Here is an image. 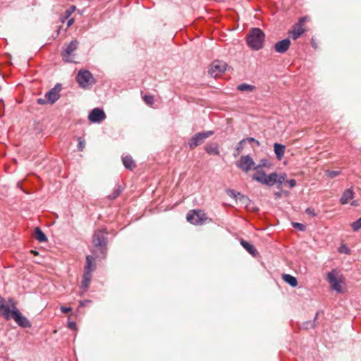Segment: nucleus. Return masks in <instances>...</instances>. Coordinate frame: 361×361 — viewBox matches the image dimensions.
Here are the masks:
<instances>
[{
  "mask_svg": "<svg viewBox=\"0 0 361 361\" xmlns=\"http://www.w3.org/2000/svg\"><path fill=\"white\" fill-rule=\"evenodd\" d=\"M265 35L261 29L255 27L252 28L246 37V42L248 46L254 50H259L262 49Z\"/></svg>",
  "mask_w": 361,
  "mask_h": 361,
  "instance_id": "1",
  "label": "nucleus"
},
{
  "mask_svg": "<svg viewBox=\"0 0 361 361\" xmlns=\"http://www.w3.org/2000/svg\"><path fill=\"white\" fill-rule=\"evenodd\" d=\"M187 221L195 226H202L212 222V219L202 209L190 210L186 215Z\"/></svg>",
  "mask_w": 361,
  "mask_h": 361,
  "instance_id": "2",
  "label": "nucleus"
},
{
  "mask_svg": "<svg viewBox=\"0 0 361 361\" xmlns=\"http://www.w3.org/2000/svg\"><path fill=\"white\" fill-rule=\"evenodd\" d=\"M75 80L83 89H89L95 83L92 74L87 70L79 71Z\"/></svg>",
  "mask_w": 361,
  "mask_h": 361,
  "instance_id": "3",
  "label": "nucleus"
},
{
  "mask_svg": "<svg viewBox=\"0 0 361 361\" xmlns=\"http://www.w3.org/2000/svg\"><path fill=\"white\" fill-rule=\"evenodd\" d=\"M94 258L90 255L86 257V265L82 281V288L85 290L89 288L92 279V271L94 270L95 265L93 264Z\"/></svg>",
  "mask_w": 361,
  "mask_h": 361,
  "instance_id": "4",
  "label": "nucleus"
},
{
  "mask_svg": "<svg viewBox=\"0 0 361 361\" xmlns=\"http://www.w3.org/2000/svg\"><path fill=\"white\" fill-rule=\"evenodd\" d=\"M9 302L11 305L12 307V318L15 320V322L21 327L27 328L31 326V323L30 321L24 317L18 310V309L16 307V303L13 299L9 300Z\"/></svg>",
  "mask_w": 361,
  "mask_h": 361,
  "instance_id": "5",
  "label": "nucleus"
},
{
  "mask_svg": "<svg viewBox=\"0 0 361 361\" xmlns=\"http://www.w3.org/2000/svg\"><path fill=\"white\" fill-rule=\"evenodd\" d=\"M253 170L255 171V173L253 174L252 178L259 183L269 186V184L273 180L274 176H271V174L267 176L261 165H257L254 167Z\"/></svg>",
  "mask_w": 361,
  "mask_h": 361,
  "instance_id": "6",
  "label": "nucleus"
},
{
  "mask_svg": "<svg viewBox=\"0 0 361 361\" xmlns=\"http://www.w3.org/2000/svg\"><path fill=\"white\" fill-rule=\"evenodd\" d=\"M79 42L77 40H73L68 44L64 45V50L61 53L63 59L66 62H74L73 57L75 56L74 51L78 49Z\"/></svg>",
  "mask_w": 361,
  "mask_h": 361,
  "instance_id": "7",
  "label": "nucleus"
},
{
  "mask_svg": "<svg viewBox=\"0 0 361 361\" xmlns=\"http://www.w3.org/2000/svg\"><path fill=\"white\" fill-rule=\"evenodd\" d=\"M337 272L334 270L329 272L327 275V280L331 285V287L338 293H343V281L341 277H337L335 274Z\"/></svg>",
  "mask_w": 361,
  "mask_h": 361,
  "instance_id": "8",
  "label": "nucleus"
},
{
  "mask_svg": "<svg viewBox=\"0 0 361 361\" xmlns=\"http://www.w3.org/2000/svg\"><path fill=\"white\" fill-rule=\"evenodd\" d=\"M236 166L245 173H248L256 166L253 159L249 155L242 156L240 159L237 161Z\"/></svg>",
  "mask_w": 361,
  "mask_h": 361,
  "instance_id": "9",
  "label": "nucleus"
},
{
  "mask_svg": "<svg viewBox=\"0 0 361 361\" xmlns=\"http://www.w3.org/2000/svg\"><path fill=\"white\" fill-rule=\"evenodd\" d=\"M213 134V131L198 133L190 139L188 145L191 149H193L203 143L205 139L212 135Z\"/></svg>",
  "mask_w": 361,
  "mask_h": 361,
  "instance_id": "10",
  "label": "nucleus"
},
{
  "mask_svg": "<svg viewBox=\"0 0 361 361\" xmlns=\"http://www.w3.org/2000/svg\"><path fill=\"white\" fill-rule=\"evenodd\" d=\"M226 69V64L223 61H214L212 63L209 73L214 78L219 77Z\"/></svg>",
  "mask_w": 361,
  "mask_h": 361,
  "instance_id": "11",
  "label": "nucleus"
},
{
  "mask_svg": "<svg viewBox=\"0 0 361 361\" xmlns=\"http://www.w3.org/2000/svg\"><path fill=\"white\" fill-rule=\"evenodd\" d=\"M108 239L106 233L102 231H96L92 237L94 247L107 246Z\"/></svg>",
  "mask_w": 361,
  "mask_h": 361,
  "instance_id": "12",
  "label": "nucleus"
},
{
  "mask_svg": "<svg viewBox=\"0 0 361 361\" xmlns=\"http://www.w3.org/2000/svg\"><path fill=\"white\" fill-rule=\"evenodd\" d=\"M61 90V85L57 84L54 88L46 93L45 97L49 104L56 102L60 97L59 92Z\"/></svg>",
  "mask_w": 361,
  "mask_h": 361,
  "instance_id": "13",
  "label": "nucleus"
},
{
  "mask_svg": "<svg viewBox=\"0 0 361 361\" xmlns=\"http://www.w3.org/2000/svg\"><path fill=\"white\" fill-rule=\"evenodd\" d=\"M106 118L104 111L99 108H95L91 111L88 116L89 120L92 123H100Z\"/></svg>",
  "mask_w": 361,
  "mask_h": 361,
  "instance_id": "14",
  "label": "nucleus"
},
{
  "mask_svg": "<svg viewBox=\"0 0 361 361\" xmlns=\"http://www.w3.org/2000/svg\"><path fill=\"white\" fill-rule=\"evenodd\" d=\"M290 45V41L288 39H284L281 41L276 42L274 45V49L278 53L286 52Z\"/></svg>",
  "mask_w": 361,
  "mask_h": 361,
  "instance_id": "15",
  "label": "nucleus"
},
{
  "mask_svg": "<svg viewBox=\"0 0 361 361\" xmlns=\"http://www.w3.org/2000/svg\"><path fill=\"white\" fill-rule=\"evenodd\" d=\"M92 252L94 255L91 256L93 257L94 259L97 258L104 259L106 256L107 246H93Z\"/></svg>",
  "mask_w": 361,
  "mask_h": 361,
  "instance_id": "16",
  "label": "nucleus"
},
{
  "mask_svg": "<svg viewBox=\"0 0 361 361\" xmlns=\"http://www.w3.org/2000/svg\"><path fill=\"white\" fill-rule=\"evenodd\" d=\"M304 32L305 29L302 27V25L300 23H298L295 25L293 30L289 32V37L293 39H296L302 35Z\"/></svg>",
  "mask_w": 361,
  "mask_h": 361,
  "instance_id": "17",
  "label": "nucleus"
},
{
  "mask_svg": "<svg viewBox=\"0 0 361 361\" xmlns=\"http://www.w3.org/2000/svg\"><path fill=\"white\" fill-rule=\"evenodd\" d=\"M354 197V192L352 188L346 189L340 200V202L342 204H345L349 202L350 200H352Z\"/></svg>",
  "mask_w": 361,
  "mask_h": 361,
  "instance_id": "18",
  "label": "nucleus"
},
{
  "mask_svg": "<svg viewBox=\"0 0 361 361\" xmlns=\"http://www.w3.org/2000/svg\"><path fill=\"white\" fill-rule=\"evenodd\" d=\"M11 312L12 309L11 310L8 305L4 304L0 305V316L4 317L6 319L8 320L12 317Z\"/></svg>",
  "mask_w": 361,
  "mask_h": 361,
  "instance_id": "19",
  "label": "nucleus"
},
{
  "mask_svg": "<svg viewBox=\"0 0 361 361\" xmlns=\"http://www.w3.org/2000/svg\"><path fill=\"white\" fill-rule=\"evenodd\" d=\"M271 176H274V178H272L273 180L271 181V183L269 184V186H272L275 183L281 184L286 180V173L278 174L276 173H271Z\"/></svg>",
  "mask_w": 361,
  "mask_h": 361,
  "instance_id": "20",
  "label": "nucleus"
},
{
  "mask_svg": "<svg viewBox=\"0 0 361 361\" xmlns=\"http://www.w3.org/2000/svg\"><path fill=\"white\" fill-rule=\"evenodd\" d=\"M274 152L278 159L281 160L284 155L285 146L279 143L274 145Z\"/></svg>",
  "mask_w": 361,
  "mask_h": 361,
  "instance_id": "21",
  "label": "nucleus"
},
{
  "mask_svg": "<svg viewBox=\"0 0 361 361\" xmlns=\"http://www.w3.org/2000/svg\"><path fill=\"white\" fill-rule=\"evenodd\" d=\"M123 164L126 169L131 171L133 170L136 166L135 161H133L132 157L129 156H126L123 157Z\"/></svg>",
  "mask_w": 361,
  "mask_h": 361,
  "instance_id": "22",
  "label": "nucleus"
},
{
  "mask_svg": "<svg viewBox=\"0 0 361 361\" xmlns=\"http://www.w3.org/2000/svg\"><path fill=\"white\" fill-rule=\"evenodd\" d=\"M241 245L252 256H255L257 253V250L255 248V247L249 243L248 242L241 240L240 241Z\"/></svg>",
  "mask_w": 361,
  "mask_h": 361,
  "instance_id": "23",
  "label": "nucleus"
},
{
  "mask_svg": "<svg viewBox=\"0 0 361 361\" xmlns=\"http://www.w3.org/2000/svg\"><path fill=\"white\" fill-rule=\"evenodd\" d=\"M34 236H35V239L37 240L40 243L47 241V238L46 237L45 234L43 233V231L39 227H36L35 228Z\"/></svg>",
  "mask_w": 361,
  "mask_h": 361,
  "instance_id": "24",
  "label": "nucleus"
},
{
  "mask_svg": "<svg viewBox=\"0 0 361 361\" xmlns=\"http://www.w3.org/2000/svg\"><path fill=\"white\" fill-rule=\"evenodd\" d=\"M282 279L292 287H296L298 286V281L296 278L290 274H283Z\"/></svg>",
  "mask_w": 361,
  "mask_h": 361,
  "instance_id": "25",
  "label": "nucleus"
},
{
  "mask_svg": "<svg viewBox=\"0 0 361 361\" xmlns=\"http://www.w3.org/2000/svg\"><path fill=\"white\" fill-rule=\"evenodd\" d=\"M205 150L209 154L219 155V150L218 145H209L205 147Z\"/></svg>",
  "mask_w": 361,
  "mask_h": 361,
  "instance_id": "26",
  "label": "nucleus"
},
{
  "mask_svg": "<svg viewBox=\"0 0 361 361\" xmlns=\"http://www.w3.org/2000/svg\"><path fill=\"white\" fill-rule=\"evenodd\" d=\"M255 89V86L247 83L240 84L237 87V90L241 92H253Z\"/></svg>",
  "mask_w": 361,
  "mask_h": 361,
  "instance_id": "27",
  "label": "nucleus"
},
{
  "mask_svg": "<svg viewBox=\"0 0 361 361\" xmlns=\"http://www.w3.org/2000/svg\"><path fill=\"white\" fill-rule=\"evenodd\" d=\"M78 149L79 151L82 152L84 150L85 147V141L82 137L78 138Z\"/></svg>",
  "mask_w": 361,
  "mask_h": 361,
  "instance_id": "28",
  "label": "nucleus"
},
{
  "mask_svg": "<svg viewBox=\"0 0 361 361\" xmlns=\"http://www.w3.org/2000/svg\"><path fill=\"white\" fill-rule=\"evenodd\" d=\"M353 231H357L361 228V217L356 221L353 222L351 225Z\"/></svg>",
  "mask_w": 361,
  "mask_h": 361,
  "instance_id": "29",
  "label": "nucleus"
},
{
  "mask_svg": "<svg viewBox=\"0 0 361 361\" xmlns=\"http://www.w3.org/2000/svg\"><path fill=\"white\" fill-rule=\"evenodd\" d=\"M143 99L148 105H152L154 104V97L152 95H145L143 97Z\"/></svg>",
  "mask_w": 361,
  "mask_h": 361,
  "instance_id": "30",
  "label": "nucleus"
},
{
  "mask_svg": "<svg viewBox=\"0 0 361 361\" xmlns=\"http://www.w3.org/2000/svg\"><path fill=\"white\" fill-rule=\"evenodd\" d=\"M247 142V140H242L238 145L237 147H236V151H237V153L236 154H234V156H237L240 154V151L243 149V144Z\"/></svg>",
  "mask_w": 361,
  "mask_h": 361,
  "instance_id": "31",
  "label": "nucleus"
},
{
  "mask_svg": "<svg viewBox=\"0 0 361 361\" xmlns=\"http://www.w3.org/2000/svg\"><path fill=\"white\" fill-rule=\"evenodd\" d=\"M121 193V190L119 188H118L117 189H116L113 192L112 194L109 195V198L111 199V200H114L116 199L117 197L119 196Z\"/></svg>",
  "mask_w": 361,
  "mask_h": 361,
  "instance_id": "32",
  "label": "nucleus"
},
{
  "mask_svg": "<svg viewBox=\"0 0 361 361\" xmlns=\"http://www.w3.org/2000/svg\"><path fill=\"white\" fill-rule=\"evenodd\" d=\"M326 173L327 176H329L331 178H333L338 176L339 175L340 172L337 171H327L326 172Z\"/></svg>",
  "mask_w": 361,
  "mask_h": 361,
  "instance_id": "33",
  "label": "nucleus"
},
{
  "mask_svg": "<svg viewBox=\"0 0 361 361\" xmlns=\"http://www.w3.org/2000/svg\"><path fill=\"white\" fill-rule=\"evenodd\" d=\"M292 225L295 228H298L301 231L305 230V226L302 224L294 222L292 224Z\"/></svg>",
  "mask_w": 361,
  "mask_h": 361,
  "instance_id": "34",
  "label": "nucleus"
},
{
  "mask_svg": "<svg viewBox=\"0 0 361 361\" xmlns=\"http://www.w3.org/2000/svg\"><path fill=\"white\" fill-rule=\"evenodd\" d=\"M75 6H71L70 7V8H68V10H66V18H68L71 13L75 11Z\"/></svg>",
  "mask_w": 361,
  "mask_h": 361,
  "instance_id": "35",
  "label": "nucleus"
},
{
  "mask_svg": "<svg viewBox=\"0 0 361 361\" xmlns=\"http://www.w3.org/2000/svg\"><path fill=\"white\" fill-rule=\"evenodd\" d=\"M227 194H228L229 196H231V197H237V195H235V192H234V191H233V190H228L227 191ZM238 196H241V197H242V198H246L245 196L241 195V194H240V193H239V192L238 193Z\"/></svg>",
  "mask_w": 361,
  "mask_h": 361,
  "instance_id": "36",
  "label": "nucleus"
},
{
  "mask_svg": "<svg viewBox=\"0 0 361 361\" xmlns=\"http://www.w3.org/2000/svg\"><path fill=\"white\" fill-rule=\"evenodd\" d=\"M339 250V252H340L341 253H346V254L349 253V249H348V247H346L345 245H342V246H341V247H339V250Z\"/></svg>",
  "mask_w": 361,
  "mask_h": 361,
  "instance_id": "37",
  "label": "nucleus"
},
{
  "mask_svg": "<svg viewBox=\"0 0 361 361\" xmlns=\"http://www.w3.org/2000/svg\"><path fill=\"white\" fill-rule=\"evenodd\" d=\"M305 212L307 214H310L312 216H315L317 214L314 212V209H312V208H307L305 210Z\"/></svg>",
  "mask_w": 361,
  "mask_h": 361,
  "instance_id": "38",
  "label": "nucleus"
},
{
  "mask_svg": "<svg viewBox=\"0 0 361 361\" xmlns=\"http://www.w3.org/2000/svg\"><path fill=\"white\" fill-rule=\"evenodd\" d=\"M245 140H247V141L250 142H255L257 146L260 145L259 142L258 140H257L256 139H255L254 137H247Z\"/></svg>",
  "mask_w": 361,
  "mask_h": 361,
  "instance_id": "39",
  "label": "nucleus"
},
{
  "mask_svg": "<svg viewBox=\"0 0 361 361\" xmlns=\"http://www.w3.org/2000/svg\"><path fill=\"white\" fill-rule=\"evenodd\" d=\"M287 183L289 185L290 188H293L296 185V180L295 179H290L287 180Z\"/></svg>",
  "mask_w": 361,
  "mask_h": 361,
  "instance_id": "40",
  "label": "nucleus"
},
{
  "mask_svg": "<svg viewBox=\"0 0 361 361\" xmlns=\"http://www.w3.org/2000/svg\"><path fill=\"white\" fill-rule=\"evenodd\" d=\"M61 310L63 313H68V312L72 311V308L62 306V307H61Z\"/></svg>",
  "mask_w": 361,
  "mask_h": 361,
  "instance_id": "41",
  "label": "nucleus"
},
{
  "mask_svg": "<svg viewBox=\"0 0 361 361\" xmlns=\"http://www.w3.org/2000/svg\"><path fill=\"white\" fill-rule=\"evenodd\" d=\"M37 103H38L39 104H42V105H43V104H47V103H49V102H48V101H47L46 97H45L44 99V98H39V99H37Z\"/></svg>",
  "mask_w": 361,
  "mask_h": 361,
  "instance_id": "42",
  "label": "nucleus"
},
{
  "mask_svg": "<svg viewBox=\"0 0 361 361\" xmlns=\"http://www.w3.org/2000/svg\"><path fill=\"white\" fill-rule=\"evenodd\" d=\"M68 326L72 330H76V324L74 322H69Z\"/></svg>",
  "mask_w": 361,
  "mask_h": 361,
  "instance_id": "43",
  "label": "nucleus"
},
{
  "mask_svg": "<svg viewBox=\"0 0 361 361\" xmlns=\"http://www.w3.org/2000/svg\"><path fill=\"white\" fill-rule=\"evenodd\" d=\"M303 326L305 329H309L310 327L312 328L314 325L311 322H306L303 324Z\"/></svg>",
  "mask_w": 361,
  "mask_h": 361,
  "instance_id": "44",
  "label": "nucleus"
},
{
  "mask_svg": "<svg viewBox=\"0 0 361 361\" xmlns=\"http://www.w3.org/2000/svg\"><path fill=\"white\" fill-rule=\"evenodd\" d=\"M73 22H74L73 18L69 19L67 23V26L70 27L73 23Z\"/></svg>",
  "mask_w": 361,
  "mask_h": 361,
  "instance_id": "45",
  "label": "nucleus"
},
{
  "mask_svg": "<svg viewBox=\"0 0 361 361\" xmlns=\"http://www.w3.org/2000/svg\"><path fill=\"white\" fill-rule=\"evenodd\" d=\"M307 17H302L300 19V21L298 23H300L302 25V23L307 20Z\"/></svg>",
  "mask_w": 361,
  "mask_h": 361,
  "instance_id": "46",
  "label": "nucleus"
},
{
  "mask_svg": "<svg viewBox=\"0 0 361 361\" xmlns=\"http://www.w3.org/2000/svg\"><path fill=\"white\" fill-rule=\"evenodd\" d=\"M351 205H352V206H355V207H356V206H358V203H357V201H353V202H351Z\"/></svg>",
  "mask_w": 361,
  "mask_h": 361,
  "instance_id": "47",
  "label": "nucleus"
},
{
  "mask_svg": "<svg viewBox=\"0 0 361 361\" xmlns=\"http://www.w3.org/2000/svg\"><path fill=\"white\" fill-rule=\"evenodd\" d=\"M262 164H260V165L262 166V167H265V166H267V164H266V162H267V161H262Z\"/></svg>",
  "mask_w": 361,
  "mask_h": 361,
  "instance_id": "48",
  "label": "nucleus"
},
{
  "mask_svg": "<svg viewBox=\"0 0 361 361\" xmlns=\"http://www.w3.org/2000/svg\"><path fill=\"white\" fill-rule=\"evenodd\" d=\"M30 252L32 253L35 255H38V252L37 251H35V250H31Z\"/></svg>",
  "mask_w": 361,
  "mask_h": 361,
  "instance_id": "49",
  "label": "nucleus"
},
{
  "mask_svg": "<svg viewBox=\"0 0 361 361\" xmlns=\"http://www.w3.org/2000/svg\"><path fill=\"white\" fill-rule=\"evenodd\" d=\"M4 301V298H2L1 296H0V305L3 304Z\"/></svg>",
  "mask_w": 361,
  "mask_h": 361,
  "instance_id": "50",
  "label": "nucleus"
},
{
  "mask_svg": "<svg viewBox=\"0 0 361 361\" xmlns=\"http://www.w3.org/2000/svg\"><path fill=\"white\" fill-rule=\"evenodd\" d=\"M276 195L278 197H279V196H280L279 193H276Z\"/></svg>",
  "mask_w": 361,
  "mask_h": 361,
  "instance_id": "51",
  "label": "nucleus"
}]
</instances>
